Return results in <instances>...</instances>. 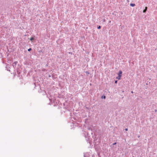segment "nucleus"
<instances>
[{"instance_id": "2eb2a0df", "label": "nucleus", "mask_w": 157, "mask_h": 157, "mask_svg": "<svg viewBox=\"0 0 157 157\" xmlns=\"http://www.w3.org/2000/svg\"><path fill=\"white\" fill-rule=\"evenodd\" d=\"M117 80L115 81V83H117Z\"/></svg>"}, {"instance_id": "0eeeda50", "label": "nucleus", "mask_w": 157, "mask_h": 157, "mask_svg": "<svg viewBox=\"0 0 157 157\" xmlns=\"http://www.w3.org/2000/svg\"><path fill=\"white\" fill-rule=\"evenodd\" d=\"M135 5L134 3H131L130 4V6L132 7H133V6H135Z\"/></svg>"}, {"instance_id": "a211bd4d", "label": "nucleus", "mask_w": 157, "mask_h": 157, "mask_svg": "<svg viewBox=\"0 0 157 157\" xmlns=\"http://www.w3.org/2000/svg\"><path fill=\"white\" fill-rule=\"evenodd\" d=\"M105 21V19L104 20H103V21H104H104Z\"/></svg>"}, {"instance_id": "9b49d317", "label": "nucleus", "mask_w": 157, "mask_h": 157, "mask_svg": "<svg viewBox=\"0 0 157 157\" xmlns=\"http://www.w3.org/2000/svg\"><path fill=\"white\" fill-rule=\"evenodd\" d=\"M102 98H104L105 99V96H102Z\"/></svg>"}, {"instance_id": "f257e3e1", "label": "nucleus", "mask_w": 157, "mask_h": 157, "mask_svg": "<svg viewBox=\"0 0 157 157\" xmlns=\"http://www.w3.org/2000/svg\"><path fill=\"white\" fill-rule=\"evenodd\" d=\"M17 63L18 62L17 61H15L14 63H13L12 65L13 66L14 68H15Z\"/></svg>"}, {"instance_id": "1a4fd4ad", "label": "nucleus", "mask_w": 157, "mask_h": 157, "mask_svg": "<svg viewBox=\"0 0 157 157\" xmlns=\"http://www.w3.org/2000/svg\"><path fill=\"white\" fill-rule=\"evenodd\" d=\"M97 28L98 29H100L101 28V26L99 25L98 26Z\"/></svg>"}, {"instance_id": "7ed1b4c3", "label": "nucleus", "mask_w": 157, "mask_h": 157, "mask_svg": "<svg viewBox=\"0 0 157 157\" xmlns=\"http://www.w3.org/2000/svg\"><path fill=\"white\" fill-rule=\"evenodd\" d=\"M147 7H145V9L143 10V13H145L146 12V11H147Z\"/></svg>"}, {"instance_id": "20e7f679", "label": "nucleus", "mask_w": 157, "mask_h": 157, "mask_svg": "<svg viewBox=\"0 0 157 157\" xmlns=\"http://www.w3.org/2000/svg\"><path fill=\"white\" fill-rule=\"evenodd\" d=\"M121 75H119L118 76L117 78V79H118L119 80L121 78Z\"/></svg>"}, {"instance_id": "f3484780", "label": "nucleus", "mask_w": 157, "mask_h": 157, "mask_svg": "<svg viewBox=\"0 0 157 157\" xmlns=\"http://www.w3.org/2000/svg\"><path fill=\"white\" fill-rule=\"evenodd\" d=\"M155 112H156L157 111V110L156 109H155Z\"/></svg>"}, {"instance_id": "39448f33", "label": "nucleus", "mask_w": 157, "mask_h": 157, "mask_svg": "<svg viewBox=\"0 0 157 157\" xmlns=\"http://www.w3.org/2000/svg\"><path fill=\"white\" fill-rule=\"evenodd\" d=\"M84 134H85V136L86 138L87 137H86V134L87 136L88 135V133L87 132H85L84 133Z\"/></svg>"}, {"instance_id": "6e6552de", "label": "nucleus", "mask_w": 157, "mask_h": 157, "mask_svg": "<svg viewBox=\"0 0 157 157\" xmlns=\"http://www.w3.org/2000/svg\"><path fill=\"white\" fill-rule=\"evenodd\" d=\"M34 37H31L30 39V40H31V41H32L33 40H34Z\"/></svg>"}, {"instance_id": "ddd939ff", "label": "nucleus", "mask_w": 157, "mask_h": 157, "mask_svg": "<svg viewBox=\"0 0 157 157\" xmlns=\"http://www.w3.org/2000/svg\"><path fill=\"white\" fill-rule=\"evenodd\" d=\"M86 154H84V157H86Z\"/></svg>"}, {"instance_id": "dca6fc26", "label": "nucleus", "mask_w": 157, "mask_h": 157, "mask_svg": "<svg viewBox=\"0 0 157 157\" xmlns=\"http://www.w3.org/2000/svg\"><path fill=\"white\" fill-rule=\"evenodd\" d=\"M131 93H132V94H133V91H131Z\"/></svg>"}, {"instance_id": "6ab92c4d", "label": "nucleus", "mask_w": 157, "mask_h": 157, "mask_svg": "<svg viewBox=\"0 0 157 157\" xmlns=\"http://www.w3.org/2000/svg\"><path fill=\"white\" fill-rule=\"evenodd\" d=\"M140 137V136L139 135V136H138V137Z\"/></svg>"}, {"instance_id": "412c9836", "label": "nucleus", "mask_w": 157, "mask_h": 157, "mask_svg": "<svg viewBox=\"0 0 157 157\" xmlns=\"http://www.w3.org/2000/svg\"><path fill=\"white\" fill-rule=\"evenodd\" d=\"M17 73H18V74H19V73H18V71H17Z\"/></svg>"}, {"instance_id": "aec40b11", "label": "nucleus", "mask_w": 157, "mask_h": 157, "mask_svg": "<svg viewBox=\"0 0 157 157\" xmlns=\"http://www.w3.org/2000/svg\"><path fill=\"white\" fill-rule=\"evenodd\" d=\"M49 77H51L50 75H49Z\"/></svg>"}, {"instance_id": "9d476101", "label": "nucleus", "mask_w": 157, "mask_h": 157, "mask_svg": "<svg viewBox=\"0 0 157 157\" xmlns=\"http://www.w3.org/2000/svg\"><path fill=\"white\" fill-rule=\"evenodd\" d=\"M32 50V48H30L29 49H28V51H29V52H30V51H31V50Z\"/></svg>"}, {"instance_id": "423d86ee", "label": "nucleus", "mask_w": 157, "mask_h": 157, "mask_svg": "<svg viewBox=\"0 0 157 157\" xmlns=\"http://www.w3.org/2000/svg\"><path fill=\"white\" fill-rule=\"evenodd\" d=\"M122 71H121V70L120 71H119V73L118 74V75H121V74H122Z\"/></svg>"}, {"instance_id": "f8f14e48", "label": "nucleus", "mask_w": 157, "mask_h": 157, "mask_svg": "<svg viewBox=\"0 0 157 157\" xmlns=\"http://www.w3.org/2000/svg\"><path fill=\"white\" fill-rule=\"evenodd\" d=\"M116 144H117V143L115 142V143H114L113 144V145H116Z\"/></svg>"}, {"instance_id": "f03ea898", "label": "nucleus", "mask_w": 157, "mask_h": 157, "mask_svg": "<svg viewBox=\"0 0 157 157\" xmlns=\"http://www.w3.org/2000/svg\"><path fill=\"white\" fill-rule=\"evenodd\" d=\"M6 68L7 71H10V66L8 64H6Z\"/></svg>"}, {"instance_id": "4468645a", "label": "nucleus", "mask_w": 157, "mask_h": 157, "mask_svg": "<svg viewBox=\"0 0 157 157\" xmlns=\"http://www.w3.org/2000/svg\"><path fill=\"white\" fill-rule=\"evenodd\" d=\"M125 130L126 131H127L128 130V129L127 128H126L125 129Z\"/></svg>"}]
</instances>
